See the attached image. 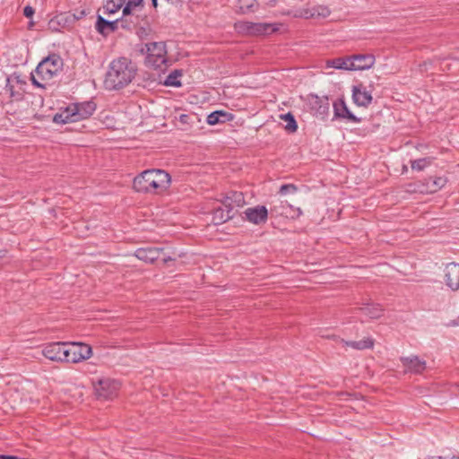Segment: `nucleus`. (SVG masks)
Returning <instances> with one entry per match:
<instances>
[{"label":"nucleus","instance_id":"f257e3e1","mask_svg":"<svg viewBox=\"0 0 459 459\" xmlns=\"http://www.w3.org/2000/svg\"><path fill=\"white\" fill-rule=\"evenodd\" d=\"M137 72L136 65L126 57L113 60L104 80L107 90H119L128 85Z\"/></svg>","mask_w":459,"mask_h":459},{"label":"nucleus","instance_id":"f03ea898","mask_svg":"<svg viewBox=\"0 0 459 459\" xmlns=\"http://www.w3.org/2000/svg\"><path fill=\"white\" fill-rule=\"evenodd\" d=\"M171 183L170 175L163 169H147L136 176L134 189L140 193L160 194L166 191Z\"/></svg>","mask_w":459,"mask_h":459},{"label":"nucleus","instance_id":"7ed1b4c3","mask_svg":"<svg viewBox=\"0 0 459 459\" xmlns=\"http://www.w3.org/2000/svg\"><path fill=\"white\" fill-rule=\"evenodd\" d=\"M63 65V59L58 55H49L31 73L32 83L37 87L45 88L47 82L61 72Z\"/></svg>","mask_w":459,"mask_h":459},{"label":"nucleus","instance_id":"20e7f679","mask_svg":"<svg viewBox=\"0 0 459 459\" xmlns=\"http://www.w3.org/2000/svg\"><path fill=\"white\" fill-rule=\"evenodd\" d=\"M95 109L96 104L93 101L72 104L62 113L56 114L54 121L62 124L77 122L90 117Z\"/></svg>","mask_w":459,"mask_h":459},{"label":"nucleus","instance_id":"39448f33","mask_svg":"<svg viewBox=\"0 0 459 459\" xmlns=\"http://www.w3.org/2000/svg\"><path fill=\"white\" fill-rule=\"evenodd\" d=\"M145 65L155 70H164L167 63L166 46L163 42H151L145 44Z\"/></svg>","mask_w":459,"mask_h":459},{"label":"nucleus","instance_id":"423d86ee","mask_svg":"<svg viewBox=\"0 0 459 459\" xmlns=\"http://www.w3.org/2000/svg\"><path fill=\"white\" fill-rule=\"evenodd\" d=\"M123 6L121 27L129 30L135 28L142 21L143 0H126Z\"/></svg>","mask_w":459,"mask_h":459},{"label":"nucleus","instance_id":"0eeeda50","mask_svg":"<svg viewBox=\"0 0 459 459\" xmlns=\"http://www.w3.org/2000/svg\"><path fill=\"white\" fill-rule=\"evenodd\" d=\"M92 354L90 345L81 342L67 343V362L77 363L89 359Z\"/></svg>","mask_w":459,"mask_h":459},{"label":"nucleus","instance_id":"6e6552de","mask_svg":"<svg viewBox=\"0 0 459 459\" xmlns=\"http://www.w3.org/2000/svg\"><path fill=\"white\" fill-rule=\"evenodd\" d=\"M42 354L53 361L67 362V342L48 343L43 348Z\"/></svg>","mask_w":459,"mask_h":459},{"label":"nucleus","instance_id":"1a4fd4ad","mask_svg":"<svg viewBox=\"0 0 459 459\" xmlns=\"http://www.w3.org/2000/svg\"><path fill=\"white\" fill-rule=\"evenodd\" d=\"M94 388L98 398L104 400L112 399L117 394L119 384L113 379L104 378L100 379L94 385Z\"/></svg>","mask_w":459,"mask_h":459},{"label":"nucleus","instance_id":"9d476101","mask_svg":"<svg viewBox=\"0 0 459 459\" xmlns=\"http://www.w3.org/2000/svg\"><path fill=\"white\" fill-rule=\"evenodd\" d=\"M239 29L250 35H268L277 30L275 24L267 22H244L239 24Z\"/></svg>","mask_w":459,"mask_h":459},{"label":"nucleus","instance_id":"9b49d317","mask_svg":"<svg viewBox=\"0 0 459 459\" xmlns=\"http://www.w3.org/2000/svg\"><path fill=\"white\" fill-rule=\"evenodd\" d=\"M376 57L372 54H357L350 56L351 71L367 70L373 67Z\"/></svg>","mask_w":459,"mask_h":459},{"label":"nucleus","instance_id":"f8f14e48","mask_svg":"<svg viewBox=\"0 0 459 459\" xmlns=\"http://www.w3.org/2000/svg\"><path fill=\"white\" fill-rule=\"evenodd\" d=\"M245 215L247 220L254 224H264L268 218V210L265 206L258 205L253 208H247L245 211Z\"/></svg>","mask_w":459,"mask_h":459},{"label":"nucleus","instance_id":"ddd939ff","mask_svg":"<svg viewBox=\"0 0 459 459\" xmlns=\"http://www.w3.org/2000/svg\"><path fill=\"white\" fill-rule=\"evenodd\" d=\"M445 280L446 285L453 290L459 289V264L456 263H450L445 269Z\"/></svg>","mask_w":459,"mask_h":459},{"label":"nucleus","instance_id":"4468645a","mask_svg":"<svg viewBox=\"0 0 459 459\" xmlns=\"http://www.w3.org/2000/svg\"><path fill=\"white\" fill-rule=\"evenodd\" d=\"M119 23L121 24V19L116 21H108L99 14L97 16L95 29L100 34L107 36L116 31Z\"/></svg>","mask_w":459,"mask_h":459},{"label":"nucleus","instance_id":"2eb2a0df","mask_svg":"<svg viewBox=\"0 0 459 459\" xmlns=\"http://www.w3.org/2000/svg\"><path fill=\"white\" fill-rule=\"evenodd\" d=\"M162 251H163V249L159 248V247H143V248H138L135 251L134 255L139 260L144 261L146 263H153L158 258H160Z\"/></svg>","mask_w":459,"mask_h":459},{"label":"nucleus","instance_id":"dca6fc26","mask_svg":"<svg viewBox=\"0 0 459 459\" xmlns=\"http://www.w3.org/2000/svg\"><path fill=\"white\" fill-rule=\"evenodd\" d=\"M403 367L411 373H421L426 368L425 360L420 359L418 356H410L401 358Z\"/></svg>","mask_w":459,"mask_h":459},{"label":"nucleus","instance_id":"f3484780","mask_svg":"<svg viewBox=\"0 0 459 459\" xmlns=\"http://www.w3.org/2000/svg\"><path fill=\"white\" fill-rule=\"evenodd\" d=\"M352 99L358 106L367 107L372 101L371 93L366 91L363 85L354 86L352 89Z\"/></svg>","mask_w":459,"mask_h":459},{"label":"nucleus","instance_id":"a211bd4d","mask_svg":"<svg viewBox=\"0 0 459 459\" xmlns=\"http://www.w3.org/2000/svg\"><path fill=\"white\" fill-rule=\"evenodd\" d=\"M245 204L244 195L241 192H231L223 200L222 205L230 212L235 207H242Z\"/></svg>","mask_w":459,"mask_h":459},{"label":"nucleus","instance_id":"6ab92c4d","mask_svg":"<svg viewBox=\"0 0 459 459\" xmlns=\"http://www.w3.org/2000/svg\"><path fill=\"white\" fill-rule=\"evenodd\" d=\"M290 211H292V206L287 202L279 199L273 201V205L270 208L271 213L275 214L276 216L293 217V215L290 213Z\"/></svg>","mask_w":459,"mask_h":459},{"label":"nucleus","instance_id":"aec40b11","mask_svg":"<svg viewBox=\"0 0 459 459\" xmlns=\"http://www.w3.org/2000/svg\"><path fill=\"white\" fill-rule=\"evenodd\" d=\"M334 115L337 117L347 118L352 122H359V119L348 109L345 102L340 100L333 104Z\"/></svg>","mask_w":459,"mask_h":459},{"label":"nucleus","instance_id":"412c9836","mask_svg":"<svg viewBox=\"0 0 459 459\" xmlns=\"http://www.w3.org/2000/svg\"><path fill=\"white\" fill-rule=\"evenodd\" d=\"M232 117H233V116L227 112H224L221 110L214 111V112L211 113L210 115H208L207 123L209 125H216V124H220V123H224L226 121H230L232 119Z\"/></svg>","mask_w":459,"mask_h":459},{"label":"nucleus","instance_id":"4be33fe9","mask_svg":"<svg viewBox=\"0 0 459 459\" xmlns=\"http://www.w3.org/2000/svg\"><path fill=\"white\" fill-rule=\"evenodd\" d=\"M364 315L368 316L370 319H377L383 316L384 309L378 304H370L365 307H359Z\"/></svg>","mask_w":459,"mask_h":459},{"label":"nucleus","instance_id":"5701e85b","mask_svg":"<svg viewBox=\"0 0 459 459\" xmlns=\"http://www.w3.org/2000/svg\"><path fill=\"white\" fill-rule=\"evenodd\" d=\"M350 56L339 57L326 61V67L351 71Z\"/></svg>","mask_w":459,"mask_h":459},{"label":"nucleus","instance_id":"b1692460","mask_svg":"<svg viewBox=\"0 0 459 459\" xmlns=\"http://www.w3.org/2000/svg\"><path fill=\"white\" fill-rule=\"evenodd\" d=\"M446 178L444 177H437L435 178H429L425 191L427 193H436L446 184Z\"/></svg>","mask_w":459,"mask_h":459},{"label":"nucleus","instance_id":"393cba45","mask_svg":"<svg viewBox=\"0 0 459 459\" xmlns=\"http://www.w3.org/2000/svg\"><path fill=\"white\" fill-rule=\"evenodd\" d=\"M230 210L224 211L221 206L214 209L212 221L214 224H221L232 218Z\"/></svg>","mask_w":459,"mask_h":459},{"label":"nucleus","instance_id":"a878e982","mask_svg":"<svg viewBox=\"0 0 459 459\" xmlns=\"http://www.w3.org/2000/svg\"><path fill=\"white\" fill-rule=\"evenodd\" d=\"M341 342H343L346 346L351 347L356 350L370 349L374 345V340L368 337L358 342H346L342 339L341 340Z\"/></svg>","mask_w":459,"mask_h":459},{"label":"nucleus","instance_id":"bb28decb","mask_svg":"<svg viewBox=\"0 0 459 459\" xmlns=\"http://www.w3.org/2000/svg\"><path fill=\"white\" fill-rule=\"evenodd\" d=\"M66 23V18L63 14L56 15L52 18L48 23V28L49 30L53 32L60 31L62 28L65 27Z\"/></svg>","mask_w":459,"mask_h":459},{"label":"nucleus","instance_id":"cd10ccee","mask_svg":"<svg viewBox=\"0 0 459 459\" xmlns=\"http://www.w3.org/2000/svg\"><path fill=\"white\" fill-rule=\"evenodd\" d=\"M126 2V0H106L103 6L104 13H115Z\"/></svg>","mask_w":459,"mask_h":459},{"label":"nucleus","instance_id":"c85d7f7f","mask_svg":"<svg viewBox=\"0 0 459 459\" xmlns=\"http://www.w3.org/2000/svg\"><path fill=\"white\" fill-rule=\"evenodd\" d=\"M182 75L181 71L179 70H174L171 72L167 78L165 79L164 84L166 86H173V87H179L181 85L180 81L178 78Z\"/></svg>","mask_w":459,"mask_h":459},{"label":"nucleus","instance_id":"c756f323","mask_svg":"<svg viewBox=\"0 0 459 459\" xmlns=\"http://www.w3.org/2000/svg\"><path fill=\"white\" fill-rule=\"evenodd\" d=\"M280 117L286 121L287 124L285 126V129L290 133H294L298 129L297 122L294 118V116L290 113L281 115Z\"/></svg>","mask_w":459,"mask_h":459},{"label":"nucleus","instance_id":"7c9ffc66","mask_svg":"<svg viewBox=\"0 0 459 459\" xmlns=\"http://www.w3.org/2000/svg\"><path fill=\"white\" fill-rule=\"evenodd\" d=\"M432 158H422L411 161V166L412 169H416L418 171L423 170L426 167L429 166L432 163Z\"/></svg>","mask_w":459,"mask_h":459},{"label":"nucleus","instance_id":"2f4dec72","mask_svg":"<svg viewBox=\"0 0 459 459\" xmlns=\"http://www.w3.org/2000/svg\"><path fill=\"white\" fill-rule=\"evenodd\" d=\"M255 0H238V8L242 13L252 11Z\"/></svg>","mask_w":459,"mask_h":459},{"label":"nucleus","instance_id":"473e14b6","mask_svg":"<svg viewBox=\"0 0 459 459\" xmlns=\"http://www.w3.org/2000/svg\"><path fill=\"white\" fill-rule=\"evenodd\" d=\"M297 190H298V188L295 185L286 184V185H282L280 187L279 193L281 195L293 194V193H296Z\"/></svg>","mask_w":459,"mask_h":459},{"label":"nucleus","instance_id":"72a5a7b5","mask_svg":"<svg viewBox=\"0 0 459 459\" xmlns=\"http://www.w3.org/2000/svg\"><path fill=\"white\" fill-rule=\"evenodd\" d=\"M312 10H316V17H327L330 14V10L325 6H316L313 7Z\"/></svg>","mask_w":459,"mask_h":459},{"label":"nucleus","instance_id":"f704fd0d","mask_svg":"<svg viewBox=\"0 0 459 459\" xmlns=\"http://www.w3.org/2000/svg\"><path fill=\"white\" fill-rule=\"evenodd\" d=\"M300 17L305 19L316 18V10H312V8L304 9L300 12Z\"/></svg>","mask_w":459,"mask_h":459},{"label":"nucleus","instance_id":"c9c22d12","mask_svg":"<svg viewBox=\"0 0 459 459\" xmlns=\"http://www.w3.org/2000/svg\"><path fill=\"white\" fill-rule=\"evenodd\" d=\"M23 14L26 17H31L34 14V9L31 6H25L23 9Z\"/></svg>","mask_w":459,"mask_h":459},{"label":"nucleus","instance_id":"e433bc0d","mask_svg":"<svg viewBox=\"0 0 459 459\" xmlns=\"http://www.w3.org/2000/svg\"><path fill=\"white\" fill-rule=\"evenodd\" d=\"M179 120H180V122H182V123H187L188 116H187V115H185V114H182V115H180V117H179Z\"/></svg>","mask_w":459,"mask_h":459},{"label":"nucleus","instance_id":"4c0bfd02","mask_svg":"<svg viewBox=\"0 0 459 459\" xmlns=\"http://www.w3.org/2000/svg\"><path fill=\"white\" fill-rule=\"evenodd\" d=\"M450 325H453V326H457V325H459V316H458L456 319H455L454 321H452V322L450 323Z\"/></svg>","mask_w":459,"mask_h":459},{"label":"nucleus","instance_id":"58836bf2","mask_svg":"<svg viewBox=\"0 0 459 459\" xmlns=\"http://www.w3.org/2000/svg\"><path fill=\"white\" fill-rule=\"evenodd\" d=\"M162 260H163V262L166 264V263H168L169 261H173V260H175V259L169 255V256H164V257L162 258Z\"/></svg>","mask_w":459,"mask_h":459},{"label":"nucleus","instance_id":"ea45409f","mask_svg":"<svg viewBox=\"0 0 459 459\" xmlns=\"http://www.w3.org/2000/svg\"><path fill=\"white\" fill-rule=\"evenodd\" d=\"M84 14H85L84 11H82V12L79 13V15L74 14V18H75V19H80V18H82Z\"/></svg>","mask_w":459,"mask_h":459},{"label":"nucleus","instance_id":"a19ab883","mask_svg":"<svg viewBox=\"0 0 459 459\" xmlns=\"http://www.w3.org/2000/svg\"><path fill=\"white\" fill-rule=\"evenodd\" d=\"M427 459H446L442 456H429Z\"/></svg>","mask_w":459,"mask_h":459},{"label":"nucleus","instance_id":"79ce46f5","mask_svg":"<svg viewBox=\"0 0 459 459\" xmlns=\"http://www.w3.org/2000/svg\"><path fill=\"white\" fill-rule=\"evenodd\" d=\"M152 3L154 7H157V0H152Z\"/></svg>","mask_w":459,"mask_h":459},{"label":"nucleus","instance_id":"37998d69","mask_svg":"<svg viewBox=\"0 0 459 459\" xmlns=\"http://www.w3.org/2000/svg\"><path fill=\"white\" fill-rule=\"evenodd\" d=\"M297 212H298V214H297L298 216L301 215L302 212L299 208L297 209Z\"/></svg>","mask_w":459,"mask_h":459},{"label":"nucleus","instance_id":"c03bdc74","mask_svg":"<svg viewBox=\"0 0 459 459\" xmlns=\"http://www.w3.org/2000/svg\"><path fill=\"white\" fill-rule=\"evenodd\" d=\"M451 459H459V457L453 456Z\"/></svg>","mask_w":459,"mask_h":459}]
</instances>
